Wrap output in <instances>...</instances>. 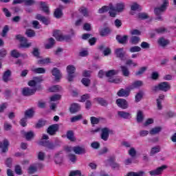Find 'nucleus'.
I'll use <instances>...</instances> for the list:
<instances>
[{"label": "nucleus", "instance_id": "61", "mask_svg": "<svg viewBox=\"0 0 176 176\" xmlns=\"http://www.w3.org/2000/svg\"><path fill=\"white\" fill-rule=\"evenodd\" d=\"M61 100V95L55 94L50 98V101H58Z\"/></svg>", "mask_w": 176, "mask_h": 176}, {"label": "nucleus", "instance_id": "33", "mask_svg": "<svg viewBox=\"0 0 176 176\" xmlns=\"http://www.w3.org/2000/svg\"><path fill=\"white\" fill-rule=\"evenodd\" d=\"M163 128L162 126H155L150 131L149 133L151 135H156V134H159L160 131H162Z\"/></svg>", "mask_w": 176, "mask_h": 176}, {"label": "nucleus", "instance_id": "59", "mask_svg": "<svg viewBox=\"0 0 176 176\" xmlns=\"http://www.w3.org/2000/svg\"><path fill=\"white\" fill-rule=\"evenodd\" d=\"M6 108H8V103L5 102V103L0 104V113H3Z\"/></svg>", "mask_w": 176, "mask_h": 176}, {"label": "nucleus", "instance_id": "19", "mask_svg": "<svg viewBox=\"0 0 176 176\" xmlns=\"http://www.w3.org/2000/svg\"><path fill=\"white\" fill-rule=\"evenodd\" d=\"M53 76L55 77L56 80H60L61 79V72L57 67H54L52 70Z\"/></svg>", "mask_w": 176, "mask_h": 176}, {"label": "nucleus", "instance_id": "20", "mask_svg": "<svg viewBox=\"0 0 176 176\" xmlns=\"http://www.w3.org/2000/svg\"><path fill=\"white\" fill-rule=\"evenodd\" d=\"M69 111L72 113H76V112L80 111V105L78 103H74L69 107Z\"/></svg>", "mask_w": 176, "mask_h": 176}, {"label": "nucleus", "instance_id": "60", "mask_svg": "<svg viewBox=\"0 0 176 176\" xmlns=\"http://www.w3.org/2000/svg\"><path fill=\"white\" fill-rule=\"evenodd\" d=\"M80 12L85 17H89V11H87V8H80Z\"/></svg>", "mask_w": 176, "mask_h": 176}, {"label": "nucleus", "instance_id": "54", "mask_svg": "<svg viewBox=\"0 0 176 176\" xmlns=\"http://www.w3.org/2000/svg\"><path fill=\"white\" fill-rule=\"evenodd\" d=\"M82 114H79L78 116H74L71 118L72 123H74L75 122H78V120H80L82 119Z\"/></svg>", "mask_w": 176, "mask_h": 176}, {"label": "nucleus", "instance_id": "51", "mask_svg": "<svg viewBox=\"0 0 176 176\" xmlns=\"http://www.w3.org/2000/svg\"><path fill=\"white\" fill-rule=\"evenodd\" d=\"M143 96L144 93L142 91L138 93L135 97L136 102H140V100H142Z\"/></svg>", "mask_w": 176, "mask_h": 176}, {"label": "nucleus", "instance_id": "12", "mask_svg": "<svg viewBox=\"0 0 176 176\" xmlns=\"http://www.w3.org/2000/svg\"><path fill=\"white\" fill-rule=\"evenodd\" d=\"M36 91V88L31 89L30 87H25L22 90V94L23 96L28 97L30 96H33V94H35Z\"/></svg>", "mask_w": 176, "mask_h": 176}, {"label": "nucleus", "instance_id": "41", "mask_svg": "<svg viewBox=\"0 0 176 176\" xmlns=\"http://www.w3.org/2000/svg\"><path fill=\"white\" fill-rule=\"evenodd\" d=\"M25 34L28 38H33L36 35L35 31L31 29H28L25 31Z\"/></svg>", "mask_w": 176, "mask_h": 176}, {"label": "nucleus", "instance_id": "5", "mask_svg": "<svg viewBox=\"0 0 176 176\" xmlns=\"http://www.w3.org/2000/svg\"><path fill=\"white\" fill-rule=\"evenodd\" d=\"M15 38L17 41L21 42V47H31L32 43H28V40L27 39V38L24 37L23 35L18 34V35L15 36Z\"/></svg>", "mask_w": 176, "mask_h": 176}, {"label": "nucleus", "instance_id": "56", "mask_svg": "<svg viewBox=\"0 0 176 176\" xmlns=\"http://www.w3.org/2000/svg\"><path fill=\"white\" fill-rule=\"evenodd\" d=\"M81 175H82V172H80V170H73L70 172V174L69 176H81Z\"/></svg>", "mask_w": 176, "mask_h": 176}, {"label": "nucleus", "instance_id": "1", "mask_svg": "<svg viewBox=\"0 0 176 176\" xmlns=\"http://www.w3.org/2000/svg\"><path fill=\"white\" fill-rule=\"evenodd\" d=\"M118 71L111 69L105 72V76L107 78V82L110 83H122V80L120 78H114L117 75Z\"/></svg>", "mask_w": 176, "mask_h": 176}, {"label": "nucleus", "instance_id": "34", "mask_svg": "<svg viewBox=\"0 0 176 176\" xmlns=\"http://www.w3.org/2000/svg\"><path fill=\"white\" fill-rule=\"evenodd\" d=\"M67 138L72 141V142H75L76 141V138L74 135V131H67L66 134Z\"/></svg>", "mask_w": 176, "mask_h": 176}, {"label": "nucleus", "instance_id": "24", "mask_svg": "<svg viewBox=\"0 0 176 176\" xmlns=\"http://www.w3.org/2000/svg\"><path fill=\"white\" fill-rule=\"evenodd\" d=\"M158 44L160 46H162V47H166L167 45H170V41L162 37L158 39Z\"/></svg>", "mask_w": 176, "mask_h": 176}, {"label": "nucleus", "instance_id": "35", "mask_svg": "<svg viewBox=\"0 0 176 176\" xmlns=\"http://www.w3.org/2000/svg\"><path fill=\"white\" fill-rule=\"evenodd\" d=\"M94 101H97L98 103H99L102 107L108 106V102H107V100H104L102 98H96L94 99Z\"/></svg>", "mask_w": 176, "mask_h": 176}, {"label": "nucleus", "instance_id": "64", "mask_svg": "<svg viewBox=\"0 0 176 176\" xmlns=\"http://www.w3.org/2000/svg\"><path fill=\"white\" fill-rule=\"evenodd\" d=\"M89 99H90V94H84V95L81 96L80 102H85V101H86V100H89Z\"/></svg>", "mask_w": 176, "mask_h": 176}, {"label": "nucleus", "instance_id": "16", "mask_svg": "<svg viewBox=\"0 0 176 176\" xmlns=\"http://www.w3.org/2000/svg\"><path fill=\"white\" fill-rule=\"evenodd\" d=\"M54 36H55L56 41H59V42H63V41L68 42V41L71 40V36L69 35L58 34L55 33Z\"/></svg>", "mask_w": 176, "mask_h": 176}, {"label": "nucleus", "instance_id": "26", "mask_svg": "<svg viewBox=\"0 0 176 176\" xmlns=\"http://www.w3.org/2000/svg\"><path fill=\"white\" fill-rule=\"evenodd\" d=\"M73 151L76 155H82L83 153H85L86 152V149L85 148L80 147V146L74 147Z\"/></svg>", "mask_w": 176, "mask_h": 176}, {"label": "nucleus", "instance_id": "11", "mask_svg": "<svg viewBox=\"0 0 176 176\" xmlns=\"http://www.w3.org/2000/svg\"><path fill=\"white\" fill-rule=\"evenodd\" d=\"M115 55L120 60H124V56H126V52H124V48H116L114 51Z\"/></svg>", "mask_w": 176, "mask_h": 176}, {"label": "nucleus", "instance_id": "47", "mask_svg": "<svg viewBox=\"0 0 176 176\" xmlns=\"http://www.w3.org/2000/svg\"><path fill=\"white\" fill-rule=\"evenodd\" d=\"M138 19H140V20H145L146 19H148L149 16H148V14L145 13V12H140L138 14Z\"/></svg>", "mask_w": 176, "mask_h": 176}, {"label": "nucleus", "instance_id": "9", "mask_svg": "<svg viewBox=\"0 0 176 176\" xmlns=\"http://www.w3.org/2000/svg\"><path fill=\"white\" fill-rule=\"evenodd\" d=\"M116 104L119 108H122V109H127L129 108V102L126 99L118 98L116 102Z\"/></svg>", "mask_w": 176, "mask_h": 176}, {"label": "nucleus", "instance_id": "31", "mask_svg": "<svg viewBox=\"0 0 176 176\" xmlns=\"http://www.w3.org/2000/svg\"><path fill=\"white\" fill-rule=\"evenodd\" d=\"M129 42L130 43H131V45H138V43L141 42V38L137 36H132L130 38Z\"/></svg>", "mask_w": 176, "mask_h": 176}, {"label": "nucleus", "instance_id": "4", "mask_svg": "<svg viewBox=\"0 0 176 176\" xmlns=\"http://www.w3.org/2000/svg\"><path fill=\"white\" fill-rule=\"evenodd\" d=\"M75 71H76V67L75 66L70 65L67 67V80L69 82H73L74 78H75Z\"/></svg>", "mask_w": 176, "mask_h": 176}, {"label": "nucleus", "instance_id": "49", "mask_svg": "<svg viewBox=\"0 0 176 176\" xmlns=\"http://www.w3.org/2000/svg\"><path fill=\"white\" fill-rule=\"evenodd\" d=\"M81 82L82 83V85H84V86H85V87H89L91 83L90 79L86 78H83L81 80Z\"/></svg>", "mask_w": 176, "mask_h": 176}, {"label": "nucleus", "instance_id": "10", "mask_svg": "<svg viewBox=\"0 0 176 176\" xmlns=\"http://www.w3.org/2000/svg\"><path fill=\"white\" fill-rule=\"evenodd\" d=\"M166 168H167V165H162L154 170L149 171V174L151 176L160 175Z\"/></svg>", "mask_w": 176, "mask_h": 176}, {"label": "nucleus", "instance_id": "38", "mask_svg": "<svg viewBox=\"0 0 176 176\" xmlns=\"http://www.w3.org/2000/svg\"><path fill=\"white\" fill-rule=\"evenodd\" d=\"M40 5L43 11L46 13V14H49V13H50V11L49 10V6H47V4H46V3L41 1L40 3Z\"/></svg>", "mask_w": 176, "mask_h": 176}, {"label": "nucleus", "instance_id": "27", "mask_svg": "<svg viewBox=\"0 0 176 176\" xmlns=\"http://www.w3.org/2000/svg\"><path fill=\"white\" fill-rule=\"evenodd\" d=\"M54 162L56 164H61L63 163V154H61V152L57 153L55 155Z\"/></svg>", "mask_w": 176, "mask_h": 176}, {"label": "nucleus", "instance_id": "30", "mask_svg": "<svg viewBox=\"0 0 176 176\" xmlns=\"http://www.w3.org/2000/svg\"><path fill=\"white\" fill-rule=\"evenodd\" d=\"M160 151H162L160 146H155L152 147L150 151V156H153L154 155H156V153H159Z\"/></svg>", "mask_w": 176, "mask_h": 176}, {"label": "nucleus", "instance_id": "2", "mask_svg": "<svg viewBox=\"0 0 176 176\" xmlns=\"http://www.w3.org/2000/svg\"><path fill=\"white\" fill-rule=\"evenodd\" d=\"M171 89V85L170 83L167 82H162L160 83L158 85L152 87L151 89L153 91H159L160 90L161 91H168Z\"/></svg>", "mask_w": 176, "mask_h": 176}, {"label": "nucleus", "instance_id": "21", "mask_svg": "<svg viewBox=\"0 0 176 176\" xmlns=\"http://www.w3.org/2000/svg\"><path fill=\"white\" fill-rule=\"evenodd\" d=\"M120 69L123 76H125L126 78H129V76H130V70L129 69V67H127V66L121 65Z\"/></svg>", "mask_w": 176, "mask_h": 176}, {"label": "nucleus", "instance_id": "32", "mask_svg": "<svg viewBox=\"0 0 176 176\" xmlns=\"http://www.w3.org/2000/svg\"><path fill=\"white\" fill-rule=\"evenodd\" d=\"M34 113H35L34 109H29L25 111V118L31 119V118H34Z\"/></svg>", "mask_w": 176, "mask_h": 176}, {"label": "nucleus", "instance_id": "15", "mask_svg": "<svg viewBox=\"0 0 176 176\" xmlns=\"http://www.w3.org/2000/svg\"><path fill=\"white\" fill-rule=\"evenodd\" d=\"M9 141L6 139L3 140V142L0 141V149H1V152L3 153H6L9 151Z\"/></svg>", "mask_w": 176, "mask_h": 176}, {"label": "nucleus", "instance_id": "14", "mask_svg": "<svg viewBox=\"0 0 176 176\" xmlns=\"http://www.w3.org/2000/svg\"><path fill=\"white\" fill-rule=\"evenodd\" d=\"M116 39L120 45H126L129 41V36L127 35H117Z\"/></svg>", "mask_w": 176, "mask_h": 176}, {"label": "nucleus", "instance_id": "7", "mask_svg": "<svg viewBox=\"0 0 176 176\" xmlns=\"http://www.w3.org/2000/svg\"><path fill=\"white\" fill-rule=\"evenodd\" d=\"M39 145L42 146H45L47 149H50V151H53V149H56V144L50 140H41L39 142Z\"/></svg>", "mask_w": 176, "mask_h": 176}, {"label": "nucleus", "instance_id": "57", "mask_svg": "<svg viewBox=\"0 0 176 176\" xmlns=\"http://www.w3.org/2000/svg\"><path fill=\"white\" fill-rule=\"evenodd\" d=\"M129 155L131 156V157H135V155H137V151L134 147H131L129 151Z\"/></svg>", "mask_w": 176, "mask_h": 176}, {"label": "nucleus", "instance_id": "46", "mask_svg": "<svg viewBox=\"0 0 176 176\" xmlns=\"http://www.w3.org/2000/svg\"><path fill=\"white\" fill-rule=\"evenodd\" d=\"M43 126H46V120H39L38 123L36 125V127H37V129H41L43 127Z\"/></svg>", "mask_w": 176, "mask_h": 176}, {"label": "nucleus", "instance_id": "25", "mask_svg": "<svg viewBox=\"0 0 176 176\" xmlns=\"http://www.w3.org/2000/svg\"><path fill=\"white\" fill-rule=\"evenodd\" d=\"M117 96H118V97H129V96H130V91L121 89L118 91Z\"/></svg>", "mask_w": 176, "mask_h": 176}, {"label": "nucleus", "instance_id": "63", "mask_svg": "<svg viewBox=\"0 0 176 176\" xmlns=\"http://www.w3.org/2000/svg\"><path fill=\"white\" fill-rule=\"evenodd\" d=\"M142 49H149L151 47V44L145 41L142 42L140 45Z\"/></svg>", "mask_w": 176, "mask_h": 176}, {"label": "nucleus", "instance_id": "58", "mask_svg": "<svg viewBox=\"0 0 176 176\" xmlns=\"http://www.w3.org/2000/svg\"><path fill=\"white\" fill-rule=\"evenodd\" d=\"M157 34H164V32H167V29L166 28H159L155 30Z\"/></svg>", "mask_w": 176, "mask_h": 176}, {"label": "nucleus", "instance_id": "44", "mask_svg": "<svg viewBox=\"0 0 176 176\" xmlns=\"http://www.w3.org/2000/svg\"><path fill=\"white\" fill-rule=\"evenodd\" d=\"M46 157V153L45 152L43 151H40L38 152V155H37V158L41 161V162H43V160H45V158Z\"/></svg>", "mask_w": 176, "mask_h": 176}, {"label": "nucleus", "instance_id": "43", "mask_svg": "<svg viewBox=\"0 0 176 176\" xmlns=\"http://www.w3.org/2000/svg\"><path fill=\"white\" fill-rule=\"evenodd\" d=\"M21 56V54L16 50H13L11 51V56L14 58H19Z\"/></svg>", "mask_w": 176, "mask_h": 176}, {"label": "nucleus", "instance_id": "40", "mask_svg": "<svg viewBox=\"0 0 176 176\" xmlns=\"http://www.w3.org/2000/svg\"><path fill=\"white\" fill-rule=\"evenodd\" d=\"M56 41L53 38H50L48 40V43L45 45V49H52L54 46Z\"/></svg>", "mask_w": 176, "mask_h": 176}, {"label": "nucleus", "instance_id": "37", "mask_svg": "<svg viewBox=\"0 0 176 176\" xmlns=\"http://www.w3.org/2000/svg\"><path fill=\"white\" fill-rule=\"evenodd\" d=\"M111 32V30L109 28H105L100 31L101 36H108Z\"/></svg>", "mask_w": 176, "mask_h": 176}, {"label": "nucleus", "instance_id": "48", "mask_svg": "<svg viewBox=\"0 0 176 176\" xmlns=\"http://www.w3.org/2000/svg\"><path fill=\"white\" fill-rule=\"evenodd\" d=\"M144 120V116L142 115V111H139L137 114V122L138 123H141Z\"/></svg>", "mask_w": 176, "mask_h": 176}, {"label": "nucleus", "instance_id": "45", "mask_svg": "<svg viewBox=\"0 0 176 176\" xmlns=\"http://www.w3.org/2000/svg\"><path fill=\"white\" fill-rule=\"evenodd\" d=\"M61 90V87L58 85H54L50 88V91L52 93H57V91H60Z\"/></svg>", "mask_w": 176, "mask_h": 176}, {"label": "nucleus", "instance_id": "13", "mask_svg": "<svg viewBox=\"0 0 176 176\" xmlns=\"http://www.w3.org/2000/svg\"><path fill=\"white\" fill-rule=\"evenodd\" d=\"M57 131H58V124H57L50 126L47 129V133L50 134V135H56Z\"/></svg>", "mask_w": 176, "mask_h": 176}, {"label": "nucleus", "instance_id": "53", "mask_svg": "<svg viewBox=\"0 0 176 176\" xmlns=\"http://www.w3.org/2000/svg\"><path fill=\"white\" fill-rule=\"evenodd\" d=\"M145 71H146V67H142L138 72H135V75L136 76H140V75H142V74H144Z\"/></svg>", "mask_w": 176, "mask_h": 176}, {"label": "nucleus", "instance_id": "29", "mask_svg": "<svg viewBox=\"0 0 176 176\" xmlns=\"http://www.w3.org/2000/svg\"><path fill=\"white\" fill-rule=\"evenodd\" d=\"M10 75H12V72H10V70L6 71L3 75V82H5L6 83H8V82H9V80H10Z\"/></svg>", "mask_w": 176, "mask_h": 176}, {"label": "nucleus", "instance_id": "52", "mask_svg": "<svg viewBox=\"0 0 176 176\" xmlns=\"http://www.w3.org/2000/svg\"><path fill=\"white\" fill-rule=\"evenodd\" d=\"M14 171L17 175H23V170H21V166L20 165H16L15 166Z\"/></svg>", "mask_w": 176, "mask_h": 176}, {"label": "nucleus", "instance_id": "62", "mask_svg": "<svg viewBox=\"0 0 176 176\" xmlns=\"http://www.w3.org/2000/svg\"><path fill=\"white\" fill-rule=\"evenodd\" d=\"M37 168L36 166H30L28 168L29 174H34V173H36Z\"/></svg>", "mask_w": 176, "mask_h": 176}, {"label": "nucleus", "instance_id": "36", "mask_svg": "<svg viewBox=\"0 0 176 176\" xmlns=\"http://www.w3.org/2000/svg\"><path fill=\"white\" fill-rule=\"evenodd\" d=\"M31 71L34 72V74H45V72H46V69L43 67L32 68Z\"/></svg>", "mask_w": 176, "mask_h": 176}, {"label": "nucleus", "instance_id": "42", "mask_svg": "<svg viewBox=\"0 0 176 176\" xmlns=\"http://www.w3.org/2000/svg\"><path fill=\"white\" fill-rule=\"evenodd\" d=\"M130 53H138L139 52H141V48L140 46H132L129 48Z\"/></svg>", "mask_w": 176, "mask_h": 176}, {"label": "nucleus", "instance_id": "28", "mask_svg": "<svg viewBox=\"0 0 176 176\" xmlns=\"http://www.w3.org/2000/svg\"><path fill=\"white\" fill-rule=\"evenodd\" d=\"M21 134L24 135L27 141H30L31 138H34V132L32 131L25 132V131H22Z\"/></svg>", "mask_w": 176, "mask_h": 176}, {"label": "nucleus", "instance_id": "50", "mask_svg": "<svg viewBox=\"0 0 176 176\" xmlns=\"http://www.w3.org/2000/svg\"><path fill=\"white\" fill-rule=\"evenodd\" d=\"M108 10H109V6H104L98 10V13L100 14H102V13H107Z\"/></svg>", "mask_w": 176, "mask_h": 176}, {"label": "nucleus", "instance_id": "6", "mask_svg": "<svg viewBox=\"0 0 176 176\" xmlns=\"http://www.w3.org/2000/svg\"><path fill=\"white\" fill-rule=\"evenodd\" d=\"M124 8L126 6L122 2L117 3L115 7L112 3L109 4V10H116L118 13H122L124 10Z\"/></svg>", "mask_w": 176, "mask_h": 176}, {"label": "nucleus", "instance_id": "39", "mask_svg": "<svg viewBox=\"0 0 176 176\" xmlns=\"http://www.w3.org/2000/svg\"><path fill=\"white\" fill-rule=\"evenodd\" d=\"M145 172L139 171L138 173L135 172H129L125 176H144Z\"/></svg>", "mask_w": 176, "mask_h": 176}, {"label": "nucleus", "instance_id": "55", "mask_svg": "<svg viewBox=\"0 0 176 176\" xmlns=\"http://www.w3.org/2000/svg\"><path fill=\"white\" fill-rule=\"evenodd\" d=\"M131 10L135 11V10H141V6H140L137 3H134L131 7Z\"/></svg>", "mask_w": 176, "mask_h": 176}, {"label": "nucleus", "instance_id": "22", "mask_svg": "<svg viewBox=\"0 0 176 176\" xmlns=\"http://www.w3.org/2000/svg\"><path fill=\"white\" fill-rule=\"evenodd\" d=\"M144 85L142 80H137L133 82L130 86H129V90H133L134 89H138V87H141Z\"/></svg>", "mask_w": 176, "mask_h": 176}, {"label": "nucleus", "instance_id": "8", "mask_svg": "<svg viewBox=\"0 0 176 176\" xmlns=\"http://www.w3.org/2000/svg\"><path fill=\"white\" fill-rule=\"evenodd\" d=\"M102 133L100 135L101 139L103 140V141H108V138H109V133L111 134L113 133V131L109 129V128H103L101 130Z\"/></svg>", "mask_w": 176, "mask_h": 176}, {"label": "nucleus", "instance_id": "3", "mask_svg": "<svg viewBox=\"0 0 176 176\" xmlns=\"http://www.w3.org/2000/svg\"><path fill=\"white\" fill-rule=\"evenodd\" d=\"M162 5L160 7L156 8L154 10L155 14L156 16H160L167 9V6H168V0H162Z\"/></svg>", "mask_w": 176, "mask_h": 176}, {"label": "nucleus", "instance_id": "23", "mask_svg": "<svg viewBox=\"0 0 176 176\" xmlns=\"http://www.w3.org/2000/svg\"><path fill=\"white\" fill-rule=\"evenodd\" d=\"M118 116H120V118H122V119H130V118H131V114L126 111H118Z\"/></svg>", "mask_w": 176, "mask_h": 176}, {"label": "nucleus", "instance_id": "18", "mask_svg": "<svg viewBox=\"0 0 176 176\" xmlns=\"http://www.w3.org/2000/svg\"><path fill=\"white\" fill-rule=\"evenodd\" d=\"M36 20H39V21H42L43 24H45V25H48V24H50V21L49 20V18H46L43 16H42L41 14H37L36 15Z\"/></svg>", "mask_w": 176, "mask_h": 176}, {"label": "nucleus", "instance_id": "17", "mask_svg": "<svg viewBox=\"0 0 176 176\" xmlns=\"http://www.w3.org/2000/svg\"><path fill=\"white\" fill-rule=\"evenodd\" d=\"M64 9V6H59L58 8H57L54 12V16L56 17V19H61L63 17V10Z\"/></svg>", "mask_w": 176, "mask_h": 176}]
</instances>
